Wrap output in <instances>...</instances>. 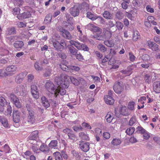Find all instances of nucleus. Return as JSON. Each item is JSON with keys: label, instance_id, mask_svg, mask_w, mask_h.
<instances>
[{"label": "nucleus", "instance_id": "obj_1", "mask_svg": "<svg viewBox=\"0 0 160 160\" xmlns=\"http://www.w3.org/2000/svg\"><path fill=\"white\" fill-rule=\"evenodd\" d=\"M69 77L66 74H62L60 77L55 78V80L58 86L63 88H67L69 84Z\"/></svg>", "mask_w": 160, "mask_h": 160}, {"label": "nucleus", "instance_id": "obj_2", "mask_svg": "<svg viewBox=\"0 0 160 160\" xmlns=\"http://www.w3.org/2000/svg\"><path fill=\"white\" fill-rule=\"evenodd\" d=\"M45 87L46 89L51 94H55L56 90V88L55 87L53 83L51 81H47L45 84Z\"/></svg>", "mask_w": 160, "mask_h": 160}, {"label": "nucleus", "instance_id": "obj_3", "mask_svg": "<svg viewBox=\"0 0 160 160\" xmlns=\"http://www.w3.org/2000/svg\"><path fill=\"white\" fill-rule=\"evenodd\" d=\"M113 89L116 93H120L123 90V86L121 82H116L113 86Z\"/></svg>", "mask_w": 160, "mask_h": 160}, {"label": "nucleus", "instance_id": "obj_4", "mask_svg": "<svg viewBox=\"0 0 160 160\" xmlns=\"http://www.w3.org/2000/svg\"><path fill=\"white\" fill-rule=\"evenodd\" d=\"M86 28L94 32H97V33H101L102 30L98 27L95 26L92 23H89L85 26Z\"/></svg>", "mask_w": 160, "mask_h": 160}, {"label": "nucleus", "instance_id": "obj_5", "mask_svg": "<svg viewBox=\"0 0 160 160\" xmlns=\"http://www.w3.org/2000/svg\"><path fill=\"white\" fill-rule=\"evenodd\" d=\"M35 117L34 111L28 112L27 121L30 124H33L35 122Z\"/></svg>", "mask_w": 160, "mask_h": 160}, {"label": "nucleus", "instance_id": "obj_6", "mask_svg": "<svg viewBox=\"0 0 160 160\" xmlns=\"http://www.w3.org/2000/svg\"><path fill=\"white\" fill-rule=\"evenodd\" d=\"M53 46L54 48L58 50L62 51L64 48V46L63 45L61 44L59 42L56 40L52 39V41Z\"/></svg>", "mask_w": 160, "mask_h": 160}, {"label": "nucleus", "instance_id": "obj_7", "mask_svg": "<svg viewBox=\"0 0 160 160\" xmlns=\"http://www.w3.org/2000/svg\"><path fill=\"white\" fill-rule=\"evenodd\" d=\"M80 12L79 8L76 6L70 8L69 12L73 17H75L79 15Z\"/></svg>", "mask_w": 160, "mask_h": 160}, {"label": "nucleus", "instance_id": "obj_8", "mask_svg": "<svg viewBox=\"0 0 160 160\" xmlns=\"http://www.w3.org/2000/svg\"><path fill=\"white\" fill-rule=\"evenodd\" d=\"M31 89L32 94L33 97L35 99H37L39 98V92L37 86L35 85L31 86Z\"/></svg>", "mask_w": 160, "mask_h": 160}, {"label": "nucleus", "instance_id": "obj_9", "mask_svg": "<svg viewBox=\"0 0 160 160\" xmlns=\"http://www.w3.org/2000/svg\"><path fill=\"white\" fill-rule=\"evenodd\" d=\"M79 145L81 149L84 152H86L89 149L90 144L88 142L84 143L81 142Z\"/></svg>", "mask_w": 160, "mask_h": 160}, {"label": "nucleus", "instance_id": "obj_10", "mask_svg": "<svg viewBox=\"0 0 160 160\" xmlns=\"http://www.w3.org/2000/svg\"><path fill=\"white\" fill-rule=\"evenodd\" d=\"M20 112L18 110H14L13 113V119L16 123H18L20 119Z\"/></svg>", "mask_w": 160, "mask_h": 160}, {"label": "nucleus", "instance_id": "obj_11", "mask_svg": "<svg viewBox=\"0 0 160 160\" xmlns=\"http://www.w3.org/2000/svg\"><path fill=\"white\" fill-rule=\"evenodd\" d=\"M66 88H61L60 87L58 86L57 88H56V93L54 94V95L56 97H57L59 94H60L61 95H63L66 93Z\"/></svg>", "mask_w": 160, "mask_h": 160}, {"label": "nucleus", "instance_id": "obj_12", "mask_svg": "<svg viewBox=\"0 0 160 160\" xmlns=\"http://www.w3.org/2000/svg\"><path fill=\"white\" fill-rule=\"evenodd\" d=\"M14 48L18 50H20L23 46L24 44L23 42L21 41H17L14 43Z\"/></svg>", "mask_w": 160, "mask_h": 160}, {"label": "nucleus", "instance_id": "obj_13", "mask_svg": "<svg viewBox=\"0 0 160 160\" xmlns=\"http://www.w3.org/2000/svg\"><path fill=\"white\" fill-rule=\"evenodd\" d=\"M31 14L29 12H25L23 13L17 15V17L19 19H22L26 18H28L31 17Z\"/></svg>", "mask_w": 160, "mask_h": 160}, {"label": "nucleus", "instance_id": "obj_14", "mask_svg": "<svg viewBox=\"0 0 160 160\" xmlns=\"http://www.w3.org/2000/svg\"><path fill=\"white\" fill-rule=\"evenodd\" d=\"M133 69L132 66H130L125 70L121 71L120 72L126 76H129L132 73Z\"/></svg>", "mask_w": 160, "mask_h": 160}, {"label": "nucleus", "instance_id": "obj_15", "mask_svg": "<svg viewBox=\"0 0 160 160\" xmlns=\"http://www.w3.org/2000/svg\"><path fill=\"white\" fill-rule=\"evenodd\" d=\"M104 98L105 102L107 104L112 105L114 103V100L111 96L106 95L105 96Z\"/></svg>", "mask_w": 160, "mask_h": 160}, {"label": "nucleus", "instance_id": "obj_16", "mask_svg": "<svg viewBox=\"0 0 160 160\" xmlns=\"http://www.w3.org/2000/svg\"><path fill=\"white\" fill-rule=\"evenodd\" d=\"M41 101L43 106L46 108L50 106V104L48 99L45 97L42 96L41 98Z\"/></svg>", "mask_w": 160, "mask_h": 160}, {"label": "nucleus", "instance_id": "obj_17", "mask_svg": "<svg viewBox=\"0 0 160 160\" xmlns=\"http://www.w3.org/2000/svg\"><path fill=\"white\" fill-rule=\"evenodd\" d=\"M153 88L154 91L157 93L160 92V82L156 81L153 83Z\"/></svg>", "mask_w": 160, "mask_h": 160}, {"label": "nucleus", "instance_id": "obj_18", "mask_svg": "<svg viewBox=\"0 0 160 160\" xmlns=\"http://www.w3.org/2000/svg\"><path fill=\"white\" fill-rule=\"evenodd\" d=\"M38 131H35L32 132L29 137V140L36 141L38 139Z\"/></svg>", "mask_w": 160, "mask_h": 160}, {"label": "nucleus", "instance_id": "obj_19", "mask_svg": "<svg viewBox=\"0 0 160 160\" xmlns=\"http://www.w3.org/2000/svg\"><path fill=\"white\" fill-rule=\"evenodd\" d=\"M103 17L106 19L112 20L113 18L112 14L108 11H105L102 14Z\"/></svg>", "mask_w": 160, "mask_h": 160}, {"label": "nucleus", "instance_id": "obj_20", "mask_svg": "<svg viewBox=\"0 0 160 160\" xmlns=\"http://www.w3.org/2000/svg\"><path fill=\"white\" fill-rule=\"evenodd\" d=\"M17 67L14 65H11L6 68L5 70L6 72L10 73V76L11 75V72H15L17 69Z\"/></svg>", "mask_w": 160, "mask_h": 160}, {"label": "nucleus", "instance_id": "obj_21", "mask_svg": "<svg viewBox=\"0 0 160 160\" xmlns=\"http://www.w3.org/2000/svg\"><path fill=\"white\" fill-rule=\"evenodd\" d=\"M61 34L63 37L67 39L71 40L72 38V37L70 32L66 30L64 31V32L62 33H61Z\"/></svg>", "mask_w": 160, "mask_h": 160}, {"label": "nucleus", "instance_id": "obj_22", "mask_svg": "<svg viewBox=\"0 0 160 160\" xmlns=\"http://www.w3.org/2000/svg\"><path fill=\"white\" fill-rule=\"evenodd\" d=\"M68 50L70 53L73 55H76L78 53V50L71 45L68 46Z\"/></svg>", "mask_w": 160, "mask_h": 160}, {"label": "nucleus", "instance_id": "obj_23", "mask_svg": "<svg viewBox=\"0 0 160 160\" xmlns=\"http://www.w3.org/2000/svg\"><path fill=\"white\" fill-rule=\"evenodd\" d=\"M30 143H31V145L30 146V148L35 153H39V152H38L39 149V146L36 143H33L31 141H30Z\"/></svg>", "mask_w": 160, "mask_h": 160}, {"label": "nucleus", "instance_id": "obj_24", "mask_svg": "<svg viewBox=\"0 0 160 160\" xmlns=\"http://www.w3.org/2000/svg\"><path fill=\"white\" fill-rule=\"evenodd\" d=\"M39 149L40 151L45 153H47L49 151V149L48 146L44 144H42L40 147Z\"/></svg>", "mask_w": 160, "mask_h": 160}, {"label": "nucleus", "instance_id": "obj_25", "mask_svg": "<svg viewBox=\"0 0 160 160\" xmlns=\"http://www.w3.org/2000/svg\"><path fill=\"white\" fill-rule=\"evenodd\" d=\"M24 86H17L16 88V91L18 95H23L24 93Z\"/></svg>", "mask_w": 160, "mask_h": 160}, {"label": "nucleus", "instance_id": "obj_26", "mask_svg": "<svg viewBox=\"0 0 160 160\" xmlns=\"http://www.w3.org/2000/svg\"><path fill=\"white\" fill-rule=\"evenodd\" d=\"M0 122L4 127L8 128L9 127V124L8 120L3 117L0 116Z\"/></svg>", "mask_w": 160, "mask_h": 160}, {"label": "nucleus", "instance_id": "obj_27", "mask_svg": "<svg viewBox=\"0 0 160 160\" xmlns=\"http://www.w3.org/2000/svg\"><path fill=\"white\" fill-rule=\"evenodd\" d=\"M69 43L71 45H74L78 50H80L81 44L79 42L73 40H70Z\"/></svg>", "mask_w": 160, "mask_h": 160}, {"label": "nucleus", "instance_id": "obj_28", "mask_svg": "<svg viewBox=\"0 0 160 160\" xmlns=\"http://www.w3.org/2000/svg\"><path fill=\"white\" fill-rule=\"evenodd\" d=\"M119 112L121 114L124 116H128L129 114L128 112V110L125 106L122 107L119 110Z\"/></svg>", "mask_w": 160, "mask_h": 160}, {"label": "nucleus", "instance_id": "obj_29", "mask_svg": "<svg viewBox=\"0 0 160 160\" xmlns=\"http://www.w3.org/2000/svg\"><path fill=\"white\" fill-rule=\"evenodd\" d=\"M10 103L8 102V103L7 107V109L4 112V114L7 116H11V114L12 113V110L11 106L10 105Z\"/></svg>", "mask_w": 160, "mask_h": 160}, {"label": "nucleus", "instance_id": "obj_30", "mask_svg": "<svg viewBox=\"0 0 160 160\" xmlns=\"http://www.w3.org/2000/svg\"><path fill=\"white\" fill-rule=\"evenodd\" d=\"M79 136L82 140L87 141L89 140L88 135L84 132H80L79 134Z\"/></svg>", "mask_w": 160, "mask_h": 160}, {"label": "nucleus", "instance_id": "obj_31", "mask_svg": "<svg viewBox=\"0 0 160 160\" xmlns=\"http://www.w3.org/2000/svg\"><path fill=\"white\" fill-rule=\"evenodd\" d=\"M96 20L97 22L100 24H104L105 23V19L101 16H99L97 15L96 16L94 21Z\"/></svg>", "mask_w": 160, "mask_h": 160}, {"label": "nucleus", "instance_id": "obj_32", "mask_svg": "<svg viewBox=\"0 0 160 160\" xmlns=\"http://www.w3.org/2000/svg\"><path fill=\"white\" fill-rule=\"evenodd\" d=\"M101 34V33H97L96 34L94 35L93 37L96 40H103L104 38V35Z\"/></svg>", "mask_w": 160, "mask_h": 160}, {"label": "nucleus", "instance_id": "obj_33", "mask_svg": "<svg viewBox=\"0 0 160 160\" xmlns=\"http://www.w3.org/2000/svg\"><path fill=\"white\" fill-rule=\"evenodd\" d=\"M55 160H62L61 154L58 152H56L53 153Z\"/></svg>", "mask_w": 160, "mask_h": 160}, {"label": "nucleus", "instance_id": "obj_34", "mask_svg": "<svg viewBox=\"0 0 160 160\" xmlns=\"http://www.w3.org/2000/svg\"><path fill=\"white\" fill-rule=\"evenodd\" d=\"M97 15L96 14H94L92 13L89 12H88L87 13V17L92 21H94V19H95Z\"/></svg>", "mask_w": 160, "mask_h": 160}, {"label": "nucleus", "instance_id": "obj_35", "mask_svg": "<svg viewBox=\"0 0 160 160\" xmlns=\"http://www.w3.org/2000/svg\"><path fill=\"white\" fill-rule=\"evenodd\" d=\"M7 33L8 35L15 34L16 33L15 28L13 27L8 28L7 31Z\"/></svg>", "mask_w": 160, "mask_h": 160}, {"label": "nucleus", "instance_id": "obj_36", "mask_svg": "<svg viewBox=\"0 0 160 160\" xmlns=\"http://www.w3.org/2000/svg\"><path fill=\"white\" fill-rule=\"evenodd\" d=\"M124 16V14L121 11H118L115 14L116 18L118 20L122 19Z\"/></svg>", "mask_w": 160, "mask_h": 160}, {"label": "nucleus", "instance_id": "obj_37", "mask_svg": "<svg viewBox=\"0 0 160 160\" xmlns=\"http://www.w3.org/2000/svg\"><path fill=\"white\" fill-rule=\"evenodd\" d=\"M59 67L63 71L67 72L71 71L70 69L64 63H61L60 64Z\"/></svg>", "mask_w": 160, "mask_h": 160}, {"label": "nucleus", "instance_id": "obj_38", "mask_svg": "<svg viewBox=\"0 0 160 160\" xmlns=\"http://www.w3.org/2000/svg\"><path fill=\"white\" fill-rule=\"evenodd\" d=\"M8 103L6 100L2 97H0V105L3 107H5L8 105Z\"/></svg>", "mask_w": 160, "mask_h": 160}, {"label": "nucleus", "instance_id": "obj_39", "mask_svg": "<svg viewBox=\"0 0 160 160\" xmlns=\"http://www.w3.org/2000/svg\"><path fill=\"white\" fill-rule=\"evenodd\" d=\"M10 75V73L6 72L5 70L4 69H0V78L7 76H9Z\"/></svg>", "mask_w": 160, "mask_h": 160}, {"label": "nucleus", "instance_id": "obj_40", "mask_svg": "<svg viewBox=\"0 0 160 160\" xmlns=\"http://www.w3.org/2000/svg\"><path fill=\"white\" fill-rule=\"evenodd\" d=\"M137 122V121L136 120V117L133 116L130 119L129 122V125L130 126H133L134 124H136Z\"/></svg>", "mask_w": 160, "mask_h": 160}, {"label": "nucleus", "instance_id": "obj_41", "mask_svg": "<svg viewBox=\"0 0 160 160\" xmlns=\"http://www.w3.org/2000/svg\"><path fill=\"white\" fill-rule=\"evenodd\" d=\"M135 129L133 127H130L129 128H127L126 131V132L127 134L129 135H131L135 131Z\"/></svg>", "mask_w": 160, "mask_h": 160}, {"label": "nucleus", "instance_id": "obj_42", "mask_svg": "<svg viewBox=\"0 0 160 160\" xmlns=\"http://www.w3.org/2000/svg\"><path fill=\"white\" fill-rule=\"evenodd\" d=\"M58 141L57 140H52L49 143L48 146L51 148H54L57 146Z\"/></svg>", "mask_w": 160, "mask_h": 160}, {"label": "nucleus", "instance_id": "obj_43", "mask_svg": "<svg viewBox=\"0 0 160 160\" xmlns=\"http://www.w3.org/2000/svg\"><path fill=\"white\" fill-rule=\"evenodd\" d=\"M98 48L100 51L102 52H104L107 50V48L102 44H99L98 46Z\"/></svg>", "mask_w": 160, "mask_h": 160}, {"label": "nucleus", "instance_id": "obj_44", "mask_svg": "<svg viewBox=\"0 0 160 160\" xmlns=\"http://www.w3.org/2000/svg\"><path fill=\"white\" fill-rule=\"evenodd\" d=\"M9 98L11 102L13 103L18 99L17 96L13 93H11L10 94Z\"/></svg>", "mask_w": 160, "mask_h": 160}, {"label": "nucleus", "instance_id": "obj_45", "mask_svg": "<svg viewBox=\"0 0 160 160\" xmlns=\"http://www.w3.org/2000/svg\"><path fill=\"white\" fill-rule=\"evenodd\" d=\"M52 18V15L50 14H48L45 18L44 22L46 23L50 22Z\"/></svg>", "mask_w": 160, "mask_h": 160}, {"label": "nucleus", "instance_id": "obj_46", "mask_svg": "<svg viewBox=\"0 0 160 160\" xmlns=\"http://www.w3.org/2000/svg\"><path fill=\"white\" fill-rule=\"evenodd\" d=\"M151 77L150 74H146L144 77V80L145 82L148 83H149L151 82Z\"/></svg>", "mask_w": 160, "mask_h": 160}, {"label": "nucleus", "instance_id": "obj_47", "mask_svg": "<svg viewBox=\"0 0 160 160\" xmlns=\"http://www.w3.org/2000/svg\"><path fill=\"white\" fill-rule=\"evenodd\" d=\"M70 79L72 82L76 85H78L79 84V81L73 77H70Z\"/></svg>", "mask_w": 160, "mask_h": 160}, {"label": "nucleus", "instance_id": "obj_48", "mask_svg": "<svg viewBox=\"0 0 160 160\" xmlns=\"http://www.w3.org/2000/svg\"><path fill=\"white\" fill-rule=\"evenodd\" d=\"M104 44L109 47H112L114 45V43L112 42L109 40L104 41Z\"/></svg>", "mask_w": 160, "mask_h": 160}, {"label": "nucleus", "instance_id": "obj_49", "mask_svg": "<svg viewBox=\"0 0 160 160\" xmlns=\"http://www.w3.org/2000/svg\"><path fill=\"white\" fill-rule=\"evenodd\" d=\"M136 130L137 132L138 133H141L142 134L144 132H145L146 131L141 126H138L136 128Z\"/></svg>", "mask_w": 160, "mask_h": 160}, {"label": "nucleus", "instance_id": "obj_50", "mask_svg": "<svg viewBox=\"0 0 160 160\" xmlns=\"http://www.w3.org/2000/svg\"><path fill=\"white\" fill-rule=\"evenodd\" d=\"M105 119L106 120L107 122L110 123L112 122L113 118L111 115L108 113L106 116Z\"/></svg>", "mask_w": 160, "mask_h": 160}, {"label": "nucleus", "instance_id": "obj_51", "mask_svg": "<svg viewBox=\"0 0 160 160\" xmlns=\"http://www.w3.org/2000/svg\"><path fill=\"white\" fill-rule=\"evenodd\" d=\"M68 137L69 138L73 140H75L76 139V135L72 133V132H70V133H68Z\"/></svg>", "mask_w": 160, "mask_h": 160}, {"label": "nucleus", "instance_id": "obj_52", "mask_svg": "<svg viewBox=\"0 0 160 160\" xmlns=\"http://www.w3.org/2000/svg\"><path fill=\"white\" fill-rule=\"evenodd\" d=\"M38 62H40V65L42 66L48 63V60L47 59L45 58L41 59V60H39Z\"/></svg>", "mask_w": 160, "mask_h": 160}, {"label": "nucleus", "instance_id": "obj_53", "mask_svg": "<svg viewBox=\"0 0 160 160\" xmlns=\"http://www.w3.org/2000/svg\"><path fill=\"white\" fill-rule=\"evenodd\" d=\"M116 26L119 30H121L122 29L123 27V25L121 22H116Z\"/></svg>", "mask_w": 160, "mask_h": 160}, {"label": "nucleus", "instance_id": "obj_54", "mask_svg": "<svg viewBox=\"0 0 160 160\" xmlns=\"http://www.w3.org/2000/svg\"><path fill=\"white\" fill-rule=\"evenodd\" d=\"M46 71L43 74L44 77H47L50 76L51 72V70L49 68H47L46 69Z\"/></svg>", "mask_w": 160, "mask_h": 160}, {"label": "nucleus", "instance_id": "obj_55", "mask_svg": "<svg viewBox=\"0 0 160 160\" xmlns=\"http://www.w3.org/2000/svg\"><path fill=\"white\" fill-rule=\"evenodd\" d=\"M94 52L95 55L97 56V58L98 59H101L102 58L103 55L99 51H94Z\"/></svg>", "mask_w": 160, "mask_h": 160}, {"label": "nucleus", "instance_id": "obj_56", "mask_svg": "<svg viewBox=\"0 0 160 160\" xmlns=\"http://www.w3.org/2000/svg\"><path fill=\"white\" fill-rule=\"evenodd\" d=\"M135 103L133 102H129L128 105V108L129 109L133 110L134 109V105Z\"/></svg>", "mask_w": 160, "mask_h": 160}, {"label": "nucleus", "instance_id": "obj_57", "mask_svg": "<svg viewBox=\"0 0 160 160\" xmlns=\"http://www.w3.org/2000/svg\"><path fill=\"white\" fill-rule=\"evenodd\" d=\"M34 67L35 69L38 71H41L42 68L39 65V62H36L34 64Z\"/></svg>", "mask_w": 160, "mask_h": 160}, {"label": "nucleus", "instance_id": "obj_58", "mask_svg": "<svg viewBox=\"0 0 160 160\" xmlns=\"http://www.w3.org/2000/svg\"><path fill=\"white\" fill-rule=\"evenodd\" d=\"M121 143V141L119 139H114L112 142V143L114 145H118L120 144Z\"/></svg>", "mask_w": 160, "mask_h": 160}, {"label": "nucleus", "instance_id": "obj_59", "mask_svg": "<svg viewBox=\"0 0 160 160\" xmlns=\"http://www.w3.org/2000/svg\"><path fill=\"white\" fill-rule=\"evenodd\" d=\"M139 37V36L138 35V33L137 31H135L133 32V41H136Z\"/></svg>", "mask_w": 160, "mask_h": 160}, {"label": "nucleus", "instance_id": "obj_60", "mask_svg": "<svg viewBox=\"0 0 160 160\" xmlns=\"http://www.w3.org/2000/svg\"><path fill=\"white\" fill-rule=\"evenodd\" d=\"M142 59L143 61H147L150 60V57L148 54H145L142 56Z\"/></svg>", "mask_w": 160, "mask_h": 160}, {"label": "nucleus", "instance_id": "obj_61", "mask_svg": "<svg viewBox=\"0 0 160 160\" xmlns=\"http://www.w3.org/2000/svg\"><path fill=\"white\" fill-rule=\"evenodd\" d=\"M80 50L82 49L84 51H88L89 50V48L86 45L82 44L80 46Z\"/></svg>", "mask_w": 160, "mask_h": 160}, {"label": "nucleus", "instance_id": "obj_62", "mask_svg": "<svg viewBox=\"0 0 160 160\" xmlns=\"http://www.w3.org/2000/svg\"><path fill=\"white\" fill-rule=\"evenodd\" d=\"M13 103L18 108H20L21 107V103L20 102L19 99H18Z\"/></svg>", "mask_w": 160, "mask_h": 160}, {"label": "nucleus", "instance_id": "obj_63", "mask_svg": "<svg viewBox=\"0 0 160 160\" xmlns=\"http://www.w3.org/2000/svg\"><path fill=\"white\" fill-rule=\"evenodd\" d=\"M142 134H143V136L144 139H148L150 137L149 134L146 130L145 131V132H144Z\"/></svg>", "mask_w": 160, "mask_h": 160}, {"label": "nucleus", "instance_id": "obj_64", "mask_svg": "<svg viewBox=\"0 0 160 160\" xmlns=\"http://www.w3.org/2000/svg\"><path fill=\"white\" fill-rule=\"evenodd\" d=\"M20 11L19 8H15L13 9V14L14 15H19V14L20 13Z\"/></svg>", "mask_w": 160, "mask_h": 160}]
</instances>
